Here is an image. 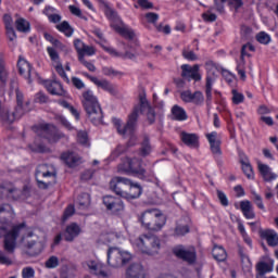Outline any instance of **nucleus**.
I'll return each instance as SVG.
<instances>
[{"instance_id": "obj_1", "label": "nucleus", "mask_w": 278, "mask_h": 278, "mask_svg": "<svg viewBox=\"0 0 278 278\" xmlns=\"http://www.w3.org/2000/svg\"><path fill=\"white\" fill-rule=\"evenodd\" d=\"M144 110H148L146 113L147 121L149 125H155V118L157 114L155 113V108L149 103L147 100V93L139 94V104H136L128 115L126 124L123 126V119L118 117H113L112 123L119 136H129L134 135L136 127L138 125V118L140 114H144Z\"/></svg>"}, {"instance_id": "obj_2", "label": "nucleus", "mask_w": 278, "mask_h": 278, "mask_svg": "<svg viewBox=\"0 0 278 278\" xmlns=\"http://www.w3.org/2000/svg\"><path fill=\"white\" fill-rule=\"evenodd\" d=\"M110 190L117 197L126 199V201H135V199L142 197V186L140 184L121 176L111 179Z\"/></svg>"}, {"instance_id": "obj_3", "label": "nucleus", "mask_w": 278, "mask_h": 278, "mask_svg": "<svg viewBox=\"0 0 278 278\" xmlns=\"http://www.w3.org/2000/svg\"><path fill=\"white\" fill-rule=\"evenodd\" d=\"M81 103L85 112H87L88 117L90 118L93 125H101L103 123V110L99 103V98L94 96V92L90 89H87L81 94Z\"/></svg>"}, {"instance_id": "obj_4", "label": "nucleus", "mask_w": 278, "mask_h": 278, "mask_svg": "<svg viewBox=\"0 0 278 278\" xmlns=\"http://www.w3.org/2000/svg\"><path fill=\"white\" fill-rule=\"evenodd\" d=\"M139 223L148 231H160L166 225V216L157 208L147 210L139 216Z\"/></svg>"}, {"instance_id": "obj_5", "label": "nucleus", "mask_w": 278, "mask_h": 278, "mask_svg": "<svg viewBox=\"0 0 278 278\" xmlns=\"http://www.w3.org/2000/svg\"><path fill=\"white\" fill-rule=\"evenodd\" d=\"M15 97H16V105L14 106V111H8L2 115L3 123L8 125H12L16 123V121H21L22 117L29 112V102H25V94L23 91L15 89Z\"/></svg>"}, {"instance_id": "obj_6", "label": "nucleus", "mask_w": 278, "mask_h": 278, "mask_svg": "<svg viewBox=\"0 0 278 278\" xmlns=\"http://www.w3.org/2000/svg\"><path fill=\"white\" fill-rule=\"evenodd\" d=\"M25 227H27L25 222L13 226L9 231L5 226H0V238H4L3 249L5 253L12 255L16 251V240L21 236V230L25 229Z\"/></svg>"}, {"instance_id": "obj_7", "label": "nucleus", "mask_w": 278, "mask_h": 278, "mask_svg": "<svg viewBox=\"0 0 278 278\" xmlns=\"http://www.w3.org/2000/svg\"><path fill=\"white\" fill-rule=\"evenodd\" d=\"M135 247L139 253L143 255H157L162 243L160 238L154 235H141L136 241Z\"/></svg>"}, {"instance_id": "obj_8", "label": "nucleus", "mask_w": 278, "mask_h": 278, "mask_svg": "<svg viewBox=\"0 0 278 278\" xmlns=\"http://www.w3.org/2000/svg\"><path fill=\"white\" fill-rule=\"evenodd\" d=\"M31 131L38 136V138H42L43 140H48V142H59L64 138V134L58 129V126L49 123L36 124L31 127Z\"/></svg>"}, {"instance_id": "obj_9", "label": "nucleus", "mask_w": 278, "mask_h": 278, "mask_svg": "<svg viewBox=\"0 0 278 278\" xmlns=\"http://www.w3.org/2000/svg\"><path fill=\"white\" fill-rule=\"evenodd\" d=\"M118 170L126 173V175H132L142 181H147V169L142 167V162L136 157L123 159L122 164L118 165Z\"/></svg>"}, {"instance_id": "obj_10", "label": "nucleus", "mask_w": 278, "mask_h": 278, "mask_svg": "<svg viewBox=\"0 0 278 278\" xmlns=\"http://www.w3.org/2000/svg\"><path fill=\"white\" fill-rule=\"evenodd\" d=\"M35 179L39 190H49L51 186H55L58 174H55V172H49V167L46 164H42L37 166Z\"/></svg>"}, {"instance_id": "obj_11", "label": "nucleus", "mask_w": 278, "mask_h": 278, "mask_svg": "<svg viewBox=\"0 0 278 278\" xmlns=\"http://www.w3.org/2000/svg\"><path fill=\"white\" fill-rule=\"evenodd\" d=\"M102 203L112 216H123L125 214V202L123 199L114 195H104L102 198Z\"/></svg>"}, {"instance_id": "obj_12", "label": "nucleus", "mask_w": 278, "mask_h": 278, "mask_svg": "<svg viewBox=\"0 0 278 278\" xmlns=\"http://www.w3.org/2000/svg\"><path fill=\"white\" fill-rule=\"evenodd\" d=\"M29 192V186H24L21 191L16 187H13L11 182H2L0 185V194L2 199H9L10 201H18L22 194Z\"/></svg>"}, {"instance_id": "obj_13", "label": "nucleus", "mask_w": 278, "mask_h": 278, "mask_svg": "<svg viewBox=\"0 0 278 278\" xmlns=\"http://www.w3.org/2000/svg\"><path fill=\"white\" fill-rule=\"evenodd\" d=\"M205 71L207 72V75L205 78L206 101H212V88L214 86V83L216 81V78L214 77V75L216 71H218V65H216L214 61H206Z\"/></svg>"}, {"instance_id": "obj_14", "label": "nucleus", "mask_w": 278, "mask_h": 278, "mask_svg": "<svg viewBox=\"0 0 278 278\" xmlns=\"http://www.w3.org/2000/svg\"><path fill=\"white\" fill-rule=\"evenodd\" d=\"M47 53L55 68L58 75L65 81V84H71V79H68V75H66V71H64V66L62 65V61L60 60V53L53 47L47 48Z\"/></svg>"}, {"instance_id": "obj_15", "label": "nucleus", "mask_w": 278, "mask_h": 278, "mask_svg": "<svg viewBox=\"0 0 278 278\" xmlns=\"http://www.w3.org/2000/svg\"><path fill=\"white\" fill-rule=\"evenodd\" d=\"M180 77L186 79V81H201L203 76H201V66L199 64H194L191 66L190 64H182L180 66Z\"/></svg>"}, {"instance_id": "obj_16", "label": "nucleus", "mask_w": 278, "mask_h": 278, "mask_svg": "<svg viewBox=\"0 0 278 278\" xmlns=\"http://www.w3.org/2000/svg\"><path fill=\"white\" fill-rule=\"evenodd\" d=\"M83 77H86L91 84H94L97 88H101L104 92H109L112 97H116V87L108 79H99L97 76H92L87 72L81 73Z\"/></svg>"}, {"instance_id": "obj_17", "label": "nucleus", "mask_w": 278, "mask_h": 278, "mask_svg": "<svg viewBox=\"0 0 278 278\" xmlns=\"http://www.w3.org/2000/svg\"><path fill=\"white\" fill-rule=\"evenodd\" d=\"M172 253L178 260H182V262H187V264H197V251L194 250H186V248L181 244L176 245L172 249Z\"/></svg>"}, {"instance_id": "obj_18", "label": "nucleus", "mask_w": 278, "mask_h": 278, "mask_svg": "<svg viewBox=\"0 0 278 278\" xmlns=\"http://www.w3.org/2000/svg\"><path fill=\"white\" fill-rule=\"evenodd\" d=\"M108 264L112 268H118L121 264H127L131 260V257L123 258V254L116 248H109L108 253Z\"/></svg>"}, {"instance_id": "obj_19", "label": "nucleus", "mask_w": 278, "mask_h": 278, "mask_svg": "<svg viewBox=\"0 0 278 278\" xmlns=\"http://www.w3.org/2000/svg\"><path fill=\"white\" fill-rule=\"evenodd\" d=\"M205 138L210 144L211 152L213 155H223V150H220V146L223 141L218 138L217 131H212L205 135Z\"/></svg>"}, {"instance_id": "obj_20", "label": "nucleus", "mask_w": 278, "mask_h": 278, "mask_svg": "<svg viewBox=\"0 0 278 278\" xmlns=\"http://www.w3.org/2000/svg\"><path fill=\"white\" fill-rule=\"evenodd\" d=\"M2 23L4 25L5 35L10 42H14L18 36L16 35V30H14V18H12V15L9 13H5L2 16Z\"/></svg>"}, {"instance_id": "obj_21", "label": "nucleus", "mask_w": 278, "mask_h": 278, "mask_svg": "<svg viewBox=\"0 0 278 278\" xmlns=\"http://www.w3.org/2000/svg\"><path fill=\"white\" fill-rule=\"evenodd\" d=\"M43 86L49 94L54 97H64L66 94V90H64L62 83L58 80H45Z\"/></svg>"}, {"instance_id": "obj_22", "label": "nucleus", "mask_w": 278, "mask_h": 278, "mask_svg": "<svg viewBox=\"0 0 278 278\" xmlns=\"http://www.w3.org/2000/svg\"><path fill=\"white\" fill-rule=\"evenodd\" d=\"M61 160L64 162L67 168H77V166L81 164V156L71 151L62 152Z\"/></svg>"}, {"instance_id": "obj_23", "label": "nucleus", "mask_w": 278, "mask_h": 278, "mask_svg": "<svg viewBox=\"0 0 278 278\" xmlns=\"http://www.w3.org/2000/svg\"><path fill=\"white\" fill-rule=\"evenodd\" d=\"M180 99L184 103L200 105V103H203V93L201 91H194L192 93L190 90H186L180 93Z\"/></svg>"}, {"instance_id": "obj_24", "label": "nucleus", "mask_w": 278, "mask_h": 278, "mask_svg": "<svg viewBox=\"0 0 278 278\" xmlns=\"http://www.w3.org/2000/svg\"><path fill=\"white\" fill-rule=\"evenodd\" d=\"M17 68L20 75L25 77V79H28V84H31V64H29V62H27L23 55L18 56Z\"/></svg>"}, {"instance_id": "obj_25", "label": "nucleus", "mask_w": 278, "mask_h": 278, "mask_svg": "<svg viewBox=\"0 0 278 278\" xmlns=\"http://www.w3.org/2000/svg\"><path fill=\"white\" fill-rule=\"evenodd\" d=\"M42 14L47 16L49 23H53L54 25L62 22V15L55 7L46 5L42 10Z\"/></svg>"}, {"instance_id": "obj_26", "label": "nucleus", "mask_w": 278, "mask_h": 278, "mask_svg": "<svg viewBox=\"0 0 278 278\" xmlns=\"http://www.w3.org/2000/svg\"><path fill=\"white\" fill-rule=\"evenodd\" d=\"M79 233H81V227H79L77 223H71L66 226L63 235L65 242H73Z\"/></svg>"}, {"instance_id": "obj_27", "label": "nucleus", "mask_w": 278, "mask_h": 278, "mask_svg": "<svg viewBox=\"0 0 278 278\" xmlns=\"http://www.w3.org/2000/svg\"><path fill=\"white\" fill-rule=\"evenodd\" d=\"M257 169L260 175L262 176L264 181L270 182V181H275V179H277V175L274 173L273 168H270V166L258 162L257 163Z\"/></svg>"}, {"instance_id": "obj_28", "label": "nucleus", "mask_w": 278, "mask_h": 278, "mask_svg": "<svg viewBox=\"0 0 278 278\" xmlns=\"http://www.w3.org/2000/svg\"><path fill=\"white\" fill-rule=\"evenodd\" d=\"M170 121H177L178 123H184V121H188V113L186 109L180 106L179 104H175L170 109Z\"/></svg>"}, {"instance_id": "obj_29", "label": "nucleus", "mask_w": 278, "mask_h": 278, "mask_svg": "<svg viewBox=\"0 0 278 278\" xmlns=\"http://www.w3.org/2000/svg\"><path fill=\"white\" fill-rule=\"evenodd\" d=\"M180 140L190 149H198L199 147V136L197 134L182 131L180 132Z\"/></svg>"}, {"instance_id": "obj_30", "label": "nucleus", "mask_w": 278, "mask_h": 278, "mask_svg": "<svg viewBox=\"0 0 278 278\" xmlns=\"http://www.w3.org/2000/svg\"><path fill=\"white\" fill-rule=\"evenodd\" d=\"M111 27L122 36V38H125L126 40H134L136 38V31H134L132 28H129V26H121L118 24H111Z\"/></svg>"}, {"instance_id": "obj_31", "label": "nucleus", "mask_w": 278, "mask_h": 278, "mask_svg": "<svg viewBox=\"0 0 278 278\" xmlns=\"http://www.w3.org/2000/svg\"><path fill=\"white\" fill-rule=\"evenodd\" d=\"M88 267L92 275L97 277H108V271L105 270V265L97 261H90Z\"/></svg>"}, {"instance_id": "obj_32", "label": "nucleus", "mask_w": 278, "mask_h": 278, "mask_svg": "<svg viewBox=\"0 0 278 278\" xmlns=\"http://www.w3.org/2000/svg\"><path fill=\"white\" fill-rule=\"evenodd\" d=\"M261 238L263 240H266L268 247H277V244H278V235L273 229L262 230Z\"/></svg>"}, {"instance_id": "obj_33", "label": "nucleus", "mask_w": 278, "mask_h": 278, "mask_svg": "<svg viewBox=\"0 0 278 278\" xmlns=\"http://www.w3.org/2000/svg\"><path fill=\"white\" fill-rule=\"evenodd\" d=\"M240 210L247 218V220H253L255 218V211L253 210V204H251V201L243 200L240 202Z\"/></svg>"}, {"instance_id": "obj_34", "label": "nucleus", "mask_w": 278, "mask_h": 278, "mask_svg": "<svg viewBox=\"0 0 278 278\" xmlns=\"http://www.w3.org/2000/svg\"><path fill=\"white\" fill-rule=\"evenodd\" d=\"M126 278H144V268L140 264H132L126 270Z\"/></svg>"}, {"instance_id": "obj_35", "label": "nucleus", "mask_w": 278, "mask_h": 278, "mask_svg": "<svg viewBox=\"0 0 278 278\" xmlns=\"http://www.w3.org/2000/svg\"><path fill=\"white\" fill-rule=\"evenodd\" d=\"M15 28L20 34H29L31 31V23L25 17H18L15 20Z\"/></svg>"}, {"instance_id": "obj_36", "label": "nucleus", "mask_w": 278, "mask_h": 278, "mask_svg": "<svg viewBox=\"0 0 278 278\" xmlns=\"http://www.w3.org/2000/svg\"><path fill=\"white\" fill-rule=\"evenodd\" d=\"M55 29L60 31V34H63L65 38H71L73 34H75V29L68 21H63L55 25Z\"/></svg>"}, {"instance_id": "obj_37", "label": "nucleus", "mask_w": 278, "mask_h": 278, "mask_svg": "<svg viewBox=\"0 0 278 278\" xmlns=\"http://www.w3.org/2000/svg\"><path fill=\"white\" fill-rule=\"evenodd\" d=\"M188 233H190V224H184V219L177 222L174 229V236H176L177 238H181Z\"/></svg>"}, {"instance_id": "obj_38", "label": "nucleus", "mask_w": 278, "mask_h": 278, "mask_svg": "<svg viewBox=\"0 0 278 278\" xmlns=\"http://www.w3.org/2000/svg\"><path fill=\"white\" fill-rule=\"evenodd\" d=\"M212 255L216 262H225L227 260V250L222 245L215 244L213 247Z\"/></svg>"}, {"instance_id": "obj_39", "label": "nucleus", "mask_w": 278, "mask_h": 278, "mask_svg": "<svg viewBox=\"0 0 278 278\" xmlns=\"http://www.w3.org/2000/svg\"><path fill=\"white\" fill-rule=\"evenodd\" d=\"M151 151H152L151 140L149 139L148 136H144L141 142V147L139 149V155L141 157H148V155H151Z\"/></svg>"}, {"instance_id": "obj_40", "label": "nucleus", "mask_w": 278, "mask_h": 278, "mask_svg": "<svg viewBox=\"0 0 278 278\" xmlns=\"http://www.w3.org/2000/svg\"><path fill=\"white\" fill-rule=\"evenodd\" d=\"M256 277H264L266 273H273V263L258 262L256 264Z\"/></svg>"}, {"instance_id": "obj_41", "label": "nucleus", "mask_w": 278, "mask_h": 278, "mask_svg": "<svg viewBox=\"0 0 278 278\" xmlns=\"http://www.w3.org/2000/svg\"><path fill=\"white\" fill-rule=\"evenodd\" d=\"M58 103L61 105V108L68 110V112H71L72 116H74V118L76 121H79V118H80L79 111H77V109H75V106H73L71 103H68V101L58 100Z\"/></svg>"}, {"instance_id": "obj_42", "label": "nucleus", "mask_w": 278, "mask_h": 278, "mask_svg": "<svg viewBox=\"0 0 278 278\" xmlns=\"http://www.w3.org/2000/svg\"><path fill=\"white\" fill-rule=\"evenodd\" d=\"M238 231L241 233V238H243L245 244H248L250 249H253V240L249 233H247V228H244V224H242V222H238Z\"/></svg>"}, {"instance_id": "obj_43", "label": "nucleus", "mask_w": 278, "mask_h": 278, "mask_svg": "<svg viewBox=\"0 0 278 278\" xmlns=\"http://www.w3.org/2000/svg\"><path fill=\"white\" fill-rule=\"evenodd\" d=\"M10 77V73L8 72V68H5V60L0 56V83L2 86H5L8 84V79Z\"/></svg>"}, {"instance_id": "obj_44", "label": "nucleus", "mask_w": 278, "mask_h": 278, "mask_svg": "<svg viewBox=\"0 0 278 278\" xmlns=\"http://www.w3.org/2000/svg\"><path fill=\"white\" fill-rule=\"evenodd\" d=\"M104 15L111 23H116V21H118V13L108 4L104 5Z\"/></svg>"}, {"instance_id": "obj_45", "label": "nucleus", "mask_w": 278, "mask_h": 278, "mask_svg": "<svg viewBox=\"0 0 278 278\" xmlns=\"http://www.w3.org/2000/svg\"><path fill=\"white\" fill-rule=\"evenodd\" d=\"M231 94L232 105H240L241 103H244V93L238 91V89H232Z\"/></svg>"}, {"instance_id": "obj_46", "label": "nucleus", "mask_w": 278, "mask_h": 278, "mask_svg": "<svg viewBox=\"0 0 278 278\" xmlns=\"http://www.w3.org/2000/svg\"><path fill=\"white\" fill-rule=\"evenodd\" d=\"M241 170L248 179H255V172H253L251 162L241 164Z\"/></svg>"}, {"instance_id": "obj_47", "label": "nucleus", "mask_w": 278, "mask_h": 278, "mask_svg": "<svg viewBox=\"0 0 278 278\" xmlns=\"http://www.w3.org/2000/svg\"><path fill=\"white\" fill-rule=\"evenodd\" d=\"M94 53H97V50L94 49V47L85 45V47L83 48V51H80V53L78 54V60L79 62H81L85 55L90 56V55H94Z\"/></svg>"}, {"instance_id": "obj_48", "label": "nucleus", "mask_w": 278, "mask_h": 278, "mask_svg": "<svg viewBox=\"0 0 278 278\" xmlns=\"http://www.w3.org/2000/svg\"><path fill=\"white\" fill-rule=\"evenodd\" d=\"M252 197L256 207H258V210H261L262 212H266V206H264V200L262 199V195H260L255 191H252Z\"/></svg>"}, {"instance_id": "obj_49", "label": "nucleus", "mask_w": 278, "mask_h": 278, "mask_svg": "<svg viewBox=\"0 0 278 278\" xmlns=\"http://www.w3.org/2000/svg\"><path fill=\"white\" fill-rule=\"evenodd\" d=\"M74 214H75V205L73 204L67 205L61 218L62 223H66V220H68L71 216H74Z\"/></svg>"}, {"instance_id": "obj_50", "label": "nucleus", "mask_w": 278, "mask_h": 278, "mask_svg": "<svg viewBox=\"0 0 278 278\" xmlns=\"http://www.w3.org/2000/svg\"><path fill=\"white\" fill-rule=\"evenodd\" d=\"M55 121H58V123H60L63 127H65L67 131H73V129H75V127H73L71 122H68V119H66L64 115H56Z\"/></svg>"}, {"instance_id": "obj_51", "label": "nucleus", "mask_w": 278, "mask_h": 278, "mask_svg": "<svg viewBox=\"0 0 278 278\" xmlns=\"http://www.w3.org/2000/svg\"><path fill=\"white\" fill-rule=\"evenodd\" d=\"M102 74L105 77H118V75H123L122 72L114 70V67H108V66L102 67Z\"/></svg>"}, {"instance_id": "obj_52", "label": "nucleus", "mask_w": 278, "mask_h": 278, "mask_svg": "<svg viewBox=\"0 0 278 278\" xmlns=\"http://www.w3.org/2000/svg\"><path fill=\"white\" fill-rule=\"evenodd\" d=\"M256 40L260 45H270V35L265 31H261L256 35Z\"/></svg>"}, {"instance_id": "obj_53", "label": "nucleus", "mask_w": 278, "mask_h": 278, "mask_svg": "<svg viewBox=\"0 0 278 278\" xmlns=\"http://www.w3.org/2000/svg\"><path fill=\"white\" fill-rule=\"evenodd\" d=\"M222 3H228L229 8H233L236 12L244 5L242 0H222Z\"/></svg>"}, {"instance_id": "obj_54", "label": "nucleus", "mask_w": 278, "mask_h": 278, "mask_svg": "<svg viewBox=\"0 0 278 278\" xmlns=\"http://www.w3.org/2000/svg\"><path fill=\"white\" fill-rule=\"evenodd\" d=\"M80 199H84V201H78L79 210H88V207L90 206V195L84 193L83 195H80Z\"/></svg>"}, {"instance_id": "obj_55", "label": "nucleus", "mask_w": 278, "mask_h": 278, "mask_svg": "<svg viewBox=\"0 0 278 278\" xmlns=\"http://www.w3.org/2000/svg\"><path fill=\"white\" fill-rule=\"evenodd\" d=\"M28 149L33 151V153H46L47 147L42 143H30L28 144Z\"/></svg>"}, {"instance_id": "obj_56", "label": "nucleus", "mask_w": 278, "mask_h": 278, "mask_svg": "<svg viewBox=\"0 0 278 278\" xmlns=\"http://www.w3.org/2000/svg\"><path fill=\"white\" fill-rule=\"evenodd\" d=\"M217 199L220 205H223V207L229 206V199L227 198V194L224 191L217 190Z\"/></svg>"}, {"instance_id": "obj_57", "label": "nucleus", "mask_w": 278, "mask_h": 278, "mask_svg": "<svg viewBox=\"0 0 278 278\" xmlns=\"http://www.w3.org/2000/svg\"><path fill=\"white\" fill-rule=\"evenodd\" d=\"M60 266V258L58 256H50L46 261V268H58Z\"/></svg>"}, {"instance_id": "obj_58", "label": "nucleus", "mask_w": 278, "mask_h": 278, "mask_svg": "<svg viewBox=\"0 0 278 278\" xmlns=\"http://www.w3.org/2000/svg\"><path fill=\"white\" fill-rule=\"evenodd\" d=\"M125 53H122L119 58H123V60H136V53L129 51L128 49H131L129 45L124 43Z\"/></svg>"}, {"instance_id": "obj_59", "label": "nucleus", "mask_w": 278, "mask_h": 278, "mask_svg": "<svg viewBox=\"0 0 278 278\" xmlns=\"http://www.w3.org/2000/svg\"><path fill=\"white\" fill-rule=\"evenodd\" d=\"M182 58L185 60H188V62H197L199 60V56H197V53H194V51L190 50V51H182Z\"/></svg>"}, {"instance_id": "obj_60", "label": "nucleus", "mask_w": 278, "mask_h": 278, "mask_svg": "<svg viewBox=\"0 0 278 278\" xmlns=\"http://www.w3.org/2000/svg\"><path fill=\"white\" fill-rule=\"evenodd\" d=\"M36 277V270L34 267H24L22 269V278H34Z\"/></svg>"}, {"instance_id": "obj_61", "label": "nucleus", "mask_w": 278, "mask_h": 278, "mask_svg": "<svg viewBox=\"0 0 278 278\" xmlns=\"http://www.w3.org/2000/svg\"><path fill=\"white\" fill-rule=\"evenodd\" d=\"M102 49L103 51H105V53H109V55H112V58H121V55H123V52H118L116 51V49L112 47L102 46Z\"/></svg>"}, {"instance_id": "obj_62", "label": "nucleus", "mask_w": 278, "mask_h": 278, "mask_svg": "<svg viewBox=\"0 0 278 278\" xmlns=\"http://www.w3.org/2000/svg\"><path fill=\"white\" fill-rule=\"evenodd\" d=\"M72 84L77 90H84V88H86V84H84V80L76 76L72 77Z\"/></svg>"}, {"instance_id": "obj_63", "label": "nucleus", "mask_w": 278, "mask_h": 278, "mask_svg": "<svg viewBox=\"0 0 278 278\" xmlns=\"http://www.w3.org/2000/svg\"><path fill=\"white\" fill-rule=\"evenodd\" d=\"M77 142L79 144H88V132L80 130L77 132Z\"/></svg>"}, {"instance_id": "obj_64", "label": "nucleus", "mask_w": 278, "mask_h": 278, "mask_svg": "<svg viewBox=\"0 0 278 278\" xmlns=\"http://www.w3.org/2000/svg\"><path fill=\"white\" fill-rule=\"evenodd\" d=\"M146 20L152 25H155V23L160 21V15L157 13L149 12L146 13Z\"/></svg>"}]
</instances>
